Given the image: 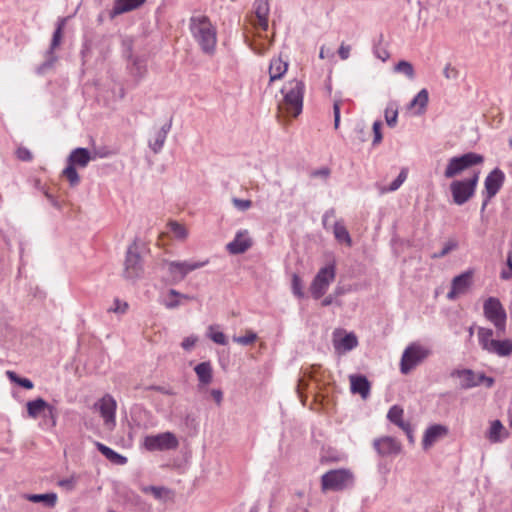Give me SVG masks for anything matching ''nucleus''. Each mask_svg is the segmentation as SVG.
I'll list each match as a JSON object with an SVG mask.
<instances>
[{"mask_svg":"<svg viewBox=\"0 0 512 512\" xmlns=\"http://www.w3.org/2000/svg\"><path fill=\"white\" fill-rule=\"evenodd\" d=\"M59 485L67 490H72L75 486V480L74 478L63 479L59 481Z\"/></svg>","mask_w":512,"mask_h":512,"instance_id":"59","label":"nucleus"},{"mask_svg":"<svg viewBox=\"0 0 512 512\" xmlns=\"http://www.w3.org/2000/svg\"><path fill=\"white\" fill-rule=\"evenodd\" d=\"M142 274L143 264L138 252L137 242L134 241L127 249L123 276L126 280L135 281L139 279Z\"/></svg>","mask_w":512,"mask_h":512,"instance_id":"9","label":"nucleus"},{"mask_svg":"<svg viewBox=\"0 0 512 512\" xmlns=\"http://www.w3.org/2000/svg\"><path fill=\"white\" fill-rule=\"evenodd\" d=\"M252 246V240L246 230L236 234L233 241L227 244L226 249L230 254L237 255L246 252Z\"/></svg>","mask_w":512,"mask_h":512,"instance_id":"19","label":"nucleus"},{"mask_svg":"<svg viewBox=\"0 0 512 512\" xmlns=\"http://www.w3.org/2000/svg\"><path fill=\"white\" fill-rule=\"evenodd\" d=\"M189 29L201 50L206 54H213L217 33L210 19L205 15L192 16L189 20Z\"/></svg>","mask_w":512,"mask_h":512,"instance_id":"1","label":"nucleus"},{"mask_svg":"<svg viewBox=\"0 0 512 512\" xmlns=\"http://www.w3.org/2000/svg\"><path fill=\"white\" fill-rule=\"evenodd\" d=\"M16 156L19 160L21 161H31L32 158H33V155L32 153L30 152L29 149H27L26 147H19L17 150H16Z\"/></svg>","mask_w":512,"mask_h":512,"instance_id":"50","label":"nucleus"},{"mask_svg":"<svg viewBox=\"0 0 512 512\" xmlns=\"http://www.w3.org/2000/svg\"><path fill=\"white\" fill-rule=\"evenodd\" d=\"M335 277L336 271L334 264H329L321 268L315 275L310 285V292L313 298L320 299L326 293Z\"/></svg>","mask_w":512,"mask_h":512,"instance_id":"10","label":"nucleus"},{"mask_svg":"<svg viewBox=\"0 0 512 512\" xmlns=\"http://www.w3.org/2000/svg\"><path fill=\"white\" fill-rule=\"evenodd\" d=\"M97 449L111 462L124 465L127 462V458L125 456H122L121 454L117 453L113 449L109 448L108 446L96 442Z\"/></svg>","mask_w":512,"mask_h":512,"instance_id":"33","label":"nucleus"},{"mask_svg":"<svg viewBox=\"0 0 512 512\" xmlns=\"http://www.w3.org/2000/svg\"><path fill=\"white\" fill-rule=\"evenodd\" d=\"M374 447L382 456L398 454L401 450L399 442L389 436L382 437L374 441Z\"/></svg>","mask_w":512,"mask_h":512,"instance_id":"20","label":"nucleus"},{"mask_svg":"<svg viewBox=\"0 0 512 512\" xmlns=\"http://www.w3.org/2000/svg\"><path fill=\"white\" fill-rule=\"evenodd\" d=\"M67 22V18H60L57 21L56 29L53 33L50 48L45 54V62L41 65L40 69H48L53 66V64L57 61V56L54 54V50L60 45L63 35V30L65 28Z\"/></svg>","mask_w":512,"mask_h":512,"instance_id":"16","label":"nucleus"},{"mask_svg":"<svg viewBox=\"0 0 512 512\" xmlns=\"http://www.w3.org/2000/svg\"><path fill=\"white\" fill-rule=\"evenodd\" d=\"M483 312L485 318L496 328L497 335L505 334L507 314L500 300L496 297L487 298L483 304Z\"/></svg>","mask_w":512,"mask_h":512,"instance_id":"6","label":"nucleus"},{"mask_svg":"<svg viewBox=\"0 0 512 512\" xmlns=\"http://www.w3.org/2000/svg\"><path fill=\"white\" fill-rule=\"evenodd\" d=\"M17 384L25 389H32L34 387L33 382L28 378H19Z\"/></svg>","mask_w":512,"mask_h":512,"instance_id":"63","label":"nucleus"},{"mask_svg":"<svg viewBox=\"0 0 512 512\" xmlns=\"http://www.w3.org/2000/svg\"><path fill=\"white\" fill-rule=\"evenodd\" d=\"M45 197L48 199V201L51 203L52 206H54L57 209H61V203L48 191H45Z\"/></svg>","mask_w":512,"mask_h":512,"instance_id":"61","label":"nucleus"},{"mask_svg":"<svg viewBox=\"0 0 512 512\" xmlns=\"http://www.w3.org/2000/svg\"><path fill=\"white\" fill-rule=\"evenodd\" d=\"M473 271H465L453 278L451 289L447 294L449 300H455L459 295L467 293L472 285Z\"/></svg>","mask_w":512,"mask_h":512,"instance_id":"17","label":"nucleus"},{"mask_svg":"<svg viewBox=\"0 0 512 512\" xmlns=\"http://www.w3.org/2000/svg\"><path fill=\"white\" fill-rule=\"evenodd\" d=\"M128 308V304L126 302H120L118 299L115 300V307L109 309V311H113L115 313H124Z\"/></svg>","mask_w":512,"mask_h":512,"instance_id":"56","label":"nucleus"},{"mask_svg":"<svg viewBox=\"0 0 512 512\" xmlns=\"http://www.w3.org/2000/svg\"><path fill=\"white\" fill-rule=\"evenodd\" d=\"M443 75L448 80H455L458 78L459 72L455 67L448 63L443 69Z\"/></svg>","mask_w":512,"mask_h":512,"instance_id":"48","label":"nucleus"},{"mask_svg":"<svg viewBox=\"0 0 512 512\" xmlns=\"http://www.w3.org/2000/svg\"><path fill=\"white\" fill-rule=\"evenodd\" d=\"M168 296L169 297H173V298H178L179 300H181V299H183V300H192V299H194L193 296H190V295H187V294H182V293L178 292L175 289H170L168 291Z\"/></svg>","mask_w":512,"mask_h":512,"instance_id":"55","label":"nucleus"},{"mask_svg":"<svg viewBox=\"0 0 512 512\" xmlns=\"http://www.w3.org/2000/svg\"><path fill=\"white\" fill-rule=\"evenodd\" d=\"M211 396L212 398L214 399V401L220 405L222 403V400H223V393L221 390L219 389H213L211 390Z\"/></svg>","mask_w":512,"mask_h":512,"instance_id":"60","label":"nucleus"},{"mask_svg":"<svg viewBox=\"0 0 512 512\" xmlns=\"http://www.w3.org/2000/svg\"><path fill=\"white\" fill-rule=\"evenodd\" d=\"M209 338L219 344V345H226L227 344V338L225 336V334L221 331H218V330H215V327L214 326H210L209 327V334H208Z\"/></svg>","mask_w":512,"mask_h":512,"instance_id":"43","label":"nucleus"},{"mask_svg":"<svg viewBox=\"0 0 512 512\" xmlns=\"http://www.w3.org/2000/svg\"><path fill=\"white\" fill-rule=\"evenodd\" d=\"M505 181V174L499 168L492 170L485 178V194L486 199L482 204V210L485 209L490 199H492L501 189Z\"/></svg>","mask_w":512,"mask_h":512,"instance_id":"14","label":"nucleus"},{"mask_svg":"<svg viewBox=\"0 0 512 512\" xmlns=\"http://www.w3.org/2000/svg\"><path fill=\"white\" fill-rule=\"evenodd\" d=\"M457 243L455 241H448L442 250L438 253H435L433 255L434 258H442L446 256L448 253H450L452 250L456 249Z\"/></svg>","mask_w":512,"mask_h":512,"instance_id":"47","label":"nucleus"},{"mask_svg":"<svg viewBox=\"0 0 512 512\" xmlns=\"http://www.w3.org/2000/svg\"><path fill=\"white\" fill-rule=\"evenodd\" d=\"M340 105L341 101H335L333 105V114H334V128L338 129L340 124Z\"/></svg>","mask_w":512,"mask_h":512,"instance_id":"53","label":"nucleus"},{"mask_svg":"<svg viewBox=\"0 0 512 512\" xmlns=\"http://www.w3.org/2000/svg\"><path fill=\"white\" fill-rule=\"evenodd\" d=\"M358 340L355 334H346L343 338L336 340L334 339V348L337 351L348 352L357 347Z\"/></svg>","mask_w":512,"mask_h":512,"instance_id":"29","label":"nucleus"},{"mask_svg":"<svg viewBox=\"0 0 512 512\" xmlns=\"http://www.w3.org/2000/svg\"><path fill=\"white\" fill-rule=\"evenodd\" d=\"M429 94L426 89H422L418 92V94L412 99L409 104L410 108L418 107L417 114H422L428 104Z\"/></svg>","mask_w":512,"mask_h":512,"instance_id":"36","label":"nucleus"},{"mask_svg":"<svg viewBox=\"0 0 512 512\" xmlns=\"http://www.w3.org/2000/svg\"><path fill=\"white\" fill-rule=\"evenodd\" d=\"M198 341V337L197 336H194V335H191L189 337H186L183 339L182 343H181V347L186 350V351H190L194 348V346L196 345Z\"/></svg>","mask_w":512,"mask_h":512,"instance_id":"51","label":"nucleus"},{"mask_svg":"<svg viewBox=\"0 0 512 512\" xmlns=\"http://www.w3.org/2000/svg\"><path fill=\"white\" fill-rule=\"evenodd\" d=\"M194 371L198 377L200 385H208L213 379V369L209 361L201 362L195 366Z\"/></svg>","mask_w":512,"mask_h":512,"instance_id":"28","label":"nucleus"},{"mask_svg":"<svg viewBox=\"0 0 512 512\" xmlns=\"http://www.w3.org/2000/svg\"><path fill=\"white\" fill-rule=\"evenodd\" d=\"M333 234H334L335 239L338 242L344 243L348 247L352 246L351 236L342 220L335 222L334 227H333Z\"/></svg>","mask_w":512,"mask_h":512,"instance_id":"32","label":"nucleus"},{"mask_svg":"<svg viewBox=\"0 0 512 512\" xmlns=\"http://www.w3.org/2000/svg\"><path fill=\"white\" fill-rule=\"evenodd\" d=\"M142 491L152 494L156 499H162L168 493L166 488L157 486H146L142 488Z\"/></svg>","mask_w":512,"mask_h":512,"instance_id":"44","label":"nucleus"},{"mask_svg":"<svg viewBox=\"0 0 512 512\" xmlns=\"http://www.w3.org/2000/svg\"><path fill=\"white\" fill-rule=\"evenodd\" d=\"M255 20L252 24L255 28L263 31L268 29L269 3L268 0H255L254 2Z\"/></svg>","mask_w":512,"mask_h":512,"instance_id":"18","label":"nucleus"},{"mask_svg":"<svg viewBox=\"0 0 512 512\" xmlns=\"http://www.w3.org/2000/svg\"><path fill=\"white\" fill-rule=\"evenodd\" d=\"M448 430L445 426L442 425H432L430 426L423 437V447L424 449L432 446L440 437L445 436Z\"/></svg>","mask_w":512,"mask_h":512,"instance_id":"25","label":"nucleus"},{"mask_svg":"<svg viewBox=\"0 0 512 512\" xmlns=\"http://www.w3.org/2000/svg\"><path fill=\"white\" fill-rule=\"evenodd\" d=\"M350 389L353 394H359L362 399H367L370 395L371 385L368 379L363 375H350Z\"/></svg>","mask_w":512,"mask_h":512,"instance_id":"21","label":"nucleus"},{"mask_svg":"<svg viewBox=\"0 0 512 512\" xmlns=\"http://www.w3.org/2000/svg\"><path fill=\"white\" fill-rule=\"evenodd\" d=\"M232 203L240 211H246L252 206V201L248 199L233 198Z\"/></svg>","mask_w":512,"mask_h":512,"instance_id":"46","label":"nucleus"},{"mask_svg":"<svg viewBox=\"0 0 512 512\" xmlns=\"http://www.w3.org/2000/svg\"><path fill=\"white\" fill-rule=\"evenodd\" d=\"M305 85L302 81L293 79L287 82L281 89L283 101L279 103L278 109L281 113L297 117L303 108V96Z\"/></svg>","mask_w":512,"mask_h":512,"instance_id":"2","label":"nucleus"},{"mask_svg":"<svg viewBox=\"0 0 512 512\" xmlns=\"http://www.w3.org/2000/svg\"><path fill=\"white\" fill-rule=\"evenodd\" d=\"M146 0H115L112 10L110 11V18L113 19L121 14L133 11L141 7Z\"/></svg>","mask_w":512,"mask_h":512,"instance_id":"23","label":"nucleus"},{"mask_svg":"<svg viewBox=\"0 0 512 512\" xmlns=\"http://www.w3.org/2000/svg\"><path fill=\"white\" fill-rule=\"evenodd\" d=\"M25 498L33 503H43L46 507H54L57 503L56 493H45V494H27Z\"/></svg>","mask_w":512,"mask_h":512,"instance_id":"31","label":"nucleus"},{"mask_svg":"<svg viewBox=\"0 0 512 512\" xmlns=\"http://www.w3.org/2000/svg\"><path fill=\"white\" fill-rule=\"evenodd\" d=\"M288 70V62L281 57L273 58L269 65V81L274 82L281 79Z\"/></svg>","mask_w":512,"mask_h":512,"instance_id":"26","label":"nucleus"},{"mask_svg":"<svg viewBox=\"0 0 512 512\" xmlns=\"http://www.w3.org/2000/svg\"><path fill=\"white\" fill-rule=\"evenodd\" d=\"M483 161L484 157L474 152H468L460 156L452 157L448 160L444 171V177L447 179L454 178L470 167L482 164Z\"/></svg>","mask_w":512,"mask_h":512,"instance_id":"7","label":"nucleus"},{"mask_svg":"<svg viewBox=\"0 0 512 512\" xmlns=\"http://www.w3.org/2000/svg\"><path fill=\"white\" fill-rule=\"evenodd\" d=\"M478 180L479 173H475L470 179L453 181L450 185L453 201L457 205L466 203L474 195Z\"/></svg>","mask_w":512,"mask_h":512,"instance_id":"12","label":"nucleus"},{"mask_svg":"<svg viewBox=\"0 0 512 512\" xmlns=\"http://www.w3.org/2000/svg\"><path fill=\"white\" fill-rule=\"evenodd\" d=\"M398 107L395 103H389L385 109V120L389 127L393 128L397 124Z\"/></svg>","mask_w":512,"mask_h":512,"instance_id":"39","label":"nucleus"},{"mask_svg":"<svg viewBox=\"0 0 512 512\" xmlns=\"http://www.w3.org/2000/svg\"><path fill=\"white\" fill-rule=\"evenodd\" d=\"M257 340V334L251 330H248L244 336H234L233 341L237 344L248 346L253 344Z\"/></svg>","mask_w":512,"mask_h":512,"instance_id":"42","label":"nucleus"},{"mask_svg":"<svg viewBox=\"0 0 512 512\" xmlns=\"http://www.w3.org/2000/svg\"><path fill=\"white\" fill-rule=\"evenodd\" d=\"M94 409L99 411L103 418L104 425L112 430L116 426V409L117 402L114 397L110 394H105L95 404Z\"/></svg>","mask_w":512,"mask_h":512,"instance_id":"13","label":"nucleus"},{"mask_svg":"<svg viewBox=\"0 0 512 512\" xmlns=\"http://www.w3.org/2000/svg\"><path fill=\"white\" fill-rule=\"evenodd\" d=\"M507 265H508V267H509V272H507V271H503V272L501 273V278H502V279H505V280H507V279H510V278H511V274H512V260H511V257H509V258H508V260H507Z\"/></svg>","mask_w":512,"mask_h":512,"instance_id":"64","label":"nucleus"},{"mask_svg":"<svg viewBox=\"0 0 512 512\" xmlns=\"http://www.w3.org/2000/svg\"><path fill=\"white\" fill-rule=\"evenodd\" d=\"M451 377L460 379V388L467 390L479 386L478 375L471 369H456L451 372Z\"/></svg>","mask_w":512,"mask_h":512,"instance_id":"22","label":"nucleus"},{"mask_svg":"<svg viewBox=\"0 0 512 512\" xmlns=\"http://www.w3.org/2000/svg\"><path fill=\"white\" fill-rule=\"evenodd\" d=\"M292 291L295 296L298 298H302L304 296L302 290V281L301 278L297 274H293L292 276Z\"/></svg>","mask_w":512,"mask_h":512,"instance_id":"45","label":"nucleus"},{"mask_svg":"<svg viewBox=\"0 0 512 512\" xmlns=\"http://www.w3.org/2000/svg\"><path fill=\"white\" fill-rule=\"evenodd\" d=\"M407 175H408V172H407V169L406 168H403L399 175L397 176V178L388 186V187H383L381 189V193H387V192H393V191H396L397 189L400 188V186L405 182V180L407 179Z\"/></svg>","mask_w":512,"mask_h":512,"instance_id":"40","label":"nucleus"},{"mask_svg":"<svg viewBox=\"0 0 512 512\" xmlns=\"http://www.w3.org/2000/svg\"><path fill=\"white\" fill-rule=\"evenodd\" d=\"M143 446L150 452L175 450L179 446V441L174 433L163 432L146 436L143 441Z\"/></svg>","mask_w":512,"mask_h":512,"instance_id":"11","label":"nucleus"},{"mask_svg":"<svg viewBox=\"0 0 512 512\" xmlns=\"http://www.w3.org/2000/svg\"><path fill=\"white\" fill-rule=\"evenodd\" d=\"M432 351L430 348L420 344L419 342L410 343L402 353L400 360V371L402 374L407 375L414 370L418 365L423 363Z\"/></svg>","mask_w":512,"mask_h":512,"instance_id":"3","label":"nucleus"},{"mask_svg":"<svg viewBox=\"0 0 512 512\" xmlns=\"http://www.w3.org/2000/svg\"><path fill=\"white\" fill-rule=\"evenodd\" d=\"M167 272L172 279L173 283H178L185 279V277L192 271L205 267L209 260L202 261L184 260V261H169L165 260Z\"/></svg>","mask_w":512,"mask_h":512,"instance_id":"8","label":"nucleus"},{"mask_svg":"<svg viewBox=\"0 0 512 512\" xmlns=\"http://www.w3.org/2000/svg\"><path fill=\"white\" fill-rule=\"evenodd\" d=\"M146 71L147 66L143 59L134 58L132 60L130 65V72L134 77L141 79L146 74Z\"/></svg>","mask_w":512,"mask_h":512,"instance_id":"38","label":"nucleus"},{"mask_svg":"<svg viewBox=\"0 0 512 512\" xmlns=\"http://www.w3.org/2000/svg\"><path fill=\"white\" fill-rule=\"evenodd\" d=\"M91 160H95V157L86 148H76L71 151L67 159L68 165L62 172L71 186H76L80 182L76 167L85 168Z\"/></svg>","mask_w":512,"mask_h":512,"instance_id":"5","label":"nucleus"},{"mask_svg":"<svg viewBox=\"0 0 512 512\" xmlns=\"http://www.w3.org/2000/svg\"><path fill=\"white\" fill-rule=\"evenodd\" d=\"M351 47L342 43L338 49V55L342 60H346L350 56Z\"/></svg>","mask_w":512,"mask_h":512,"instance_id":"54","label":"nucleus"},{"mask_svg":"<svg viewBox=\"0 0 512 512\" xmlns=\"http://www.w3.org/2000/svg\"><path fill=\"white\" fill-rule=\"evenodd\" d=\"M26 407L29 417L36 419L40 415L49 416L52 426L56 425V409L48 404L44 399L37 398L35 400L28 401Z\"/></svg>","mask_w":512,"mask_h":512,"instance_id":"15","label":"nucleus"},{"mask_svg":"<svg viewBox=\"0 0 512 512\" xmlns=\"http://www.w3.org/2000/svg\"><path fill=\"white\" fill-rule=\"evenodd\" d=\"M375 55L378 59L382 60L383 62H385L390 57L389 52L385 49H376Z\"/></svg>","mask_w":512,"mask_h":512,"instance_id":"62","label":"nucleus"},{"mask_svg":"<svg viewBox=\"0 0 512 512\" xmlns=\"http://www.w3.org/2000/svg\"><path fill=\"white\" fill-rule=\"evenodd\" d=\"M381 127L382 123L381 121H375L373 123V133H374V139H373V145H378L382 141V133H381Z\"/></svg>","mask_w":512,"mask_h":512,"instance_id":"49","label":"nucleus"},{"mask_svg":"<svg viewBox=\"0 0 512 512\" xmlns=\"http://www.w3.org/2000/svg\"><path fill=\"white\" fill-rule=\"evenodd\" d=\"M162 304L168 309L177 308L181 302L178 298L169 297L168 294L163 299Z\"/></svg>","mask_w":512,"mask_h":512,"instance_id":"52","label":"nucleus"},{"mask_svg":"<svg viewBox=\"0 0 512 512\" xmlns=\"http://www.w3.org/2000/svg\"><path fill=\"white\" fill-rule=\"evenodd\" d=\"M508 432L500 420H493L485 436L491 443L502 442L508 437Z\"/></svg>","mask_w":512,"mask_h":512,"instance_id":"24","label":"nucleus"},{"mask_svg":"<svg viewBox=\"0 0 512 512\" xmlns=\"http://www.w3.org/2000/svg\"><path fill=\"white\" fill-rule=\"evenodd\" d=\"M171 127L172 123L169 121L155 133L154 139L149 141V147L155 154L162 150Z\"/></svg>","mask_w":512,"mask_h":512,"instance_id":"27","label":"nucleus"},{"mask_svg":"<svg viewBox=\"0 0 512 512\" xmlns=\"http://www.w3.org/2000/svg\"><path fill=\"white\" fill-rule=\"evenodd\" d=\"M355 477L350 469H334L321 477L322 491H342L353 487Z\"/></svg>","mask_w":512,"mask_h":512,"instance_id":"4","label":"nucleus"},{"mask_svg":"<svg viewBox=\"0 0 512 512\" xmlns=\"http://www.w3.org/2000/svg\"><path fill=\"white\" fill-rule=\"evenodd\" d=\"M355 133L361 142L366 141L367 132L365 131V127L363 125H357L355 128Z\"/></svg>","mask_w":512,"mask_h":512,"instance_id":"58","label":"nucleus"},{"mask_svg":"<svg viewBox=\"0 0 512 512\" xmlns=\"http://www.w3.org/2000/svg\"><path fill=\"white\" fill-rule=\"evenodd\" d=\"M479 381V385L480 384H485L486 387L490 388L494 385V379L492 377H488L484 374H479L478 375V380Z\"/></svg>","mask_w":512,"mask_h":512,"instance_id":"57","label":"nucleus"},{"mask_svg":"<svg viewBox=\"0 0 512 512\" xmlns=\"http://www.w3.org/2000/svg\"><path fill=\"white\" fill-rule=\"evenodd\" d=\"M489 353L496 354L499 357L510 356L512 354V340H497Z\"/></svg>","mask_w":512,"mask_h":512,"instance_id":"34","label":"nucleus"},{"mask_svg":"<svg viewBox=\"0 0 512 512\" xmlns=\"http://www.w3.org/2000/svg\"><path fill=\"white\" fill-rule=\"evenodd\" d=\"M477 334L481 348L489 353L494 343L497 341L492 338L493 330L490 328L479 327Z\"/></svg>","mask_w":512,"mask_h":512,"instance_id":"30","label":"nucleus"},{"mask_svg":"<svg viewBox=\"0 0 512 512\" xmlns=\"http://www.w3.org/2000/svg\"><path fill=\"white\" fill-rule=\"evenodd\" d=\"M169 231L173 234L176 239L184 240L188 236V231L184 225L171 221L168 223Z\"/></svg>","mask_w":512,"mask_h":512,"instance_id":"41","label":"nucleus"},{"mask_svg":"<svg viewBox=\"0 0 512 512\" xmlns=\"http://www.w3.org/2000/svg\"><path fill=\"white\" fill-rule=\"evenodd\" d=\"M394 72L404 74L409 80L415 78V70L413 65L406 61L401 60L394 66Z\"/></svg>","mask_w":512,"mask_h":512,"instance_id":"37","label":"nucleus"},{"mask_svg":"<svg viewBox=\"0 0 512 512\" xmlns=\"http://www.w3.org/2000/svg\"><path fill=\"white\" fill-rule=\"evenodd\" d=\"M404 410L398 405L392 406L387 414V418L390 422L397 425L401 429H407L408 423L403 421Z\"/></svg>","mask_w":512,"mask_h":512,"instance_id":"35","label":"nucleus"}]
</instances>
